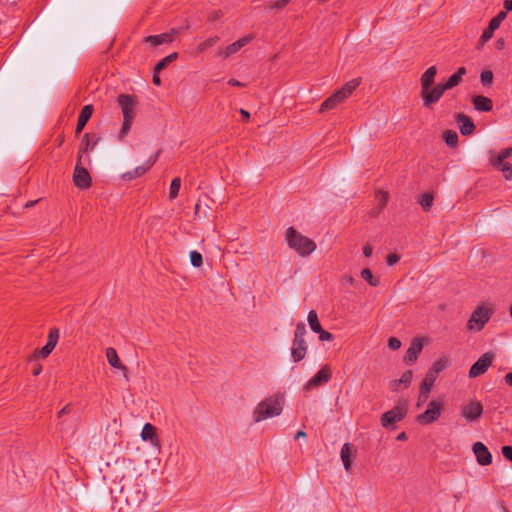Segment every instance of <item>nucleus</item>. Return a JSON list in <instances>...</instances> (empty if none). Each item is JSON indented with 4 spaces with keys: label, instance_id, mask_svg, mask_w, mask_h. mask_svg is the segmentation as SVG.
<instances>
[{
    "label": "nucleus",
    "instance_id": "nucleus-27",
    "mask_svg": "<svg viewBox=\"0 0 512 512\" xmlns=\"http://www.w3.org/2000/svg\"><path fill=\"white\" fill-rule=\"evenodd\" d=\"M473 105L477 111L481 112L491 111L493 107L492 100L482 95L473 97Z\"/></svg>",
    "mask_w": 512,
    "mask_h": 512
},
{
    "label": "nucleus",
    "instance_id": "nucleus-20",
    "mask_svg": "<svg viewBox=\"0 0 512 512\" xmlns=\"http://www.w3.org/2000/svg\"><path fill=\"white\" fill-rule=\"evenodd\" d=\"M308 345L305 340H293L291 347V357L293 362L298 363L303 360L307 354Z\"/></svg>",
    "mask_w": 512,
    "mask_h": 512
},
{
    "label": "nucleus",
    "instance_id": "nucleus-49",
    "mask_svg": "<svg viewBox=\"0 0 512 512\" xmlns=\"http://www.w3.org/2000/svg\"><path fill=\"white\" fill-rule=\"evenodd\" d=\"M291 0H277L275 2H273L270 7L271 8H276V9H282L284 8L285 6H287L289 4Z\"/></svg>",
    "mask_w": 512,
    "mask_h": 512
},
{
    "label": "nucleus",
    "instance_id": "nucleus-9",
    "mask_svg": "<svg viewBox=\"0 0 512 512\" xmlns=\"http://www.w3.org/2000/svg\"><path fill=\"white\" fill-rule=\"evenodd\" d=\"M332 377V372L329 365H324L305 385L304 390L309 391L315 387L321 386Z\"/></svg>",
    "mask_w": 512,
    "mask_h": 512
},
{
    "label": "nucleus",
    "instance_id": "nucleus-8",
    "mask_svg": "<svg viewBox=\"0 0 512 512\" xmlns=\"http://www.w3.org/2000/svg\"><path fill=\"white\" fill-rule=\"evenodd\" d=\"M494 360V354L492 352L484 353L470 368L469 377L476 378L484 374L491 366Z\"/></svg>",
    "mask_w": 512,
    "mask_h": 512
},
{
    "label": "nucleus",
    "instance_id": "nucleus-45",
    "mask_svg": "<svg viewBox=\"0 0 512 512\" xmlns=\"http://www.w3.org/2000/svg\"><path fill=\"white\" fill-rule=\"evenodd\" d=\"M319 339L321 341H332L334 339V336L332 333L324 330V329H321L319 332Z\"/></svg>",
    "mask_w": 512,
    "mask_h": 512
},
{
    "label": "nucleus",
    "instance_id": "nucleus-1",
    "mask_svg": "<svg viewBox=\"0 0 512 512\" xmlns=\"http://www.w3.org/2000/svg\"><path fill=\"white\" fill-rule=\"evenodd\" d=\"M437 74L436 66L429 67L420 78V96L423 106L432 109L433 105L440 100L439 84L433 86Z\"/></svg>",
    "mask_w": 512,
    "mask_h": 512
},
{
    "label": "nucleus",
    "instance_id": "nucleus-55",
    "mask_svg": "<svg viewBox=\"0 0 512 512\" xmlns=\"http://www.w3.org/2000/svg\"><path fill=\"white\" fill-rule=\"evenodd\" d=\"M69 411H70V406H69V405H66L65 407H63V408L58 412V417H62L64 414L69 413Z\"/></svg>",
    "mask_w": 512,
    "mask_h": 512
},
{
    "label": "nucleus",
    "instance_id": "nucleus-30",
    "mask_svg": "<svg viewBox=\"0 0 512 512\" xmlns=\"http://www.w3.org/2000/svg\"><path fill=\"white\" fill-rule=\"evenodd\" d=\"M360 85V79H352L348 81L342 88H340L337 92V94L343 98L344 100L347 99L353 91Z\"/></svg>",
    "mask_w": 512,
    "mask_h": 512
},
{
    "label": "nucleus",
    "instance_id": "nucleus-46",
    "mask_svg": "<svg viewBox=\"0 0 512 512\" xmlns=\"http://www.w3.org/2000/svg\"><path fill=\"white\" fill-rule=\"evenodd\" d=\"M388 347L391 350H397L401 347V341L396 337H391L388 340Z\"/></svg>",
    "mask_w": 512,
    "mask_h": 512
},
{
    "label": "nucleus",
    "instance_id": "nucleus-18",
    "mask_svg": "<svg viewBox=\"0 0 512 512\" xmlns=\"http://www.w3.org/2000/svg\"><path fill=\"white\" fill-rule=\"evenodd\" d=\"M507 14L505 11H500L495 17H493L488 27L483 31L481 40L483 42L488 41L492 38L494 31L500 26L501 22L506 18Z\"/></svg>",
    "mask_w": 512,
    "mask_h": 512
},
{
    "label": "nucleus",
    "instance_id": "nucleus-13",
    "mask_svg": "<svg viewBox=\"0 0 512 512\" xmlns=\"http://www.w3.org/2000/svg\"><path fill=\"white\" fill-rule=\"evenodd\" d=\"M73 182L76 187L80 189H87L91 185V177L86 168L79 165H76L73 173Z\"/></svg>",
    "mask_w": 512,
    "mask_h": 512
},
{
    "label": "nucleus",
    "instance_id": "nucleus-63",
    "mask_svg": "<svg viewBox=\"0 0 512 512\" xmlns=\"http://www.w3.org/2000/svg\"><path fill=\"white\" fill-rule=\"evenodd\" d=\"M345 281H346L348 284H350V285H352V284L354 283V279H353V277H352V276H346V277H345Z\"/></svg>",
    "mask_w": 512,
    "mask_h": 512
},
{
    "label": "nucleus",
    "instance_id": "nucleus-34",
    "mask_svg": "<svg viewBox=\"0 0 512 512\" xmlns=\"http://www.w3.org/2000/svg\"><path fill=\"white\" fill-rule=\"evenodd\" d=\"M361 277L373 287H376L380 284L379 278L375 277L369 268H364L361 271Z\"/></svg>",
    "mask_w": 512,
    "mask_h": 512
},
{
    "label": "nucleus",
    "instance_id": "nucleus-10",
    "mask_svg": "<svg viewBox=\"0 0 512 512\" xmlns=\"http://www.w3.org/2000/svg\"><path fill=\"white\" fill-rule=\"evenodd\" d=\"M436 376L433 374V372L429 371L425 378L423 379V382L420 386V391L418 395V400L416 406L419 408L421 405L427 402L429 398L430 391L434 385Z\"/></svg>",
    "mask_w": 512,
    "mask_h": 512
},
{
    "label": "nucleus",
    "instance_id": "nucleus-58",
    "mask_svg": "<svg viewBox=\"0 0 512 512\" xmlns=\"http://www.w3.org/2000/svg\"><path fill=\"white\" fill-rule=\"evenodd\" d=\"M159 73H156L154 71V75H153V83L157 86H159L161 84V80H160V77L158 76Z\"/></svg>",
    "mask_w": 512,
    "mask_h": 512
},
{
    "label": "nucleus",
    "instance_id": "nucleus-23",
    "mask_svg": "<svg viewBox=\"0 0 512 512\" xmlns=\"http://www.w3.org/2000/svg\"><path fill=\"white\" fill-rule=\"evenodd\" d=\"M99 141H100V137H98L96 135H90L89 133L84 134L82 141H81L80 151H79V155H78V162L81 161V158H82L81 153H87L88 151L93 150Z\"/></svg>",
    "mask_w": 512,
    "mask_h": 512
},
{
    "label": "nucleus",
    "instance_id": "nucleus-56",
    "mask_svg": "<svg viewBox=\"0 0 512 512\" xmlns=\"http://www.w3.org/2000/svg\"><path fill=\"white\" fill-rule=\"evenodd\" d=\"M228 84L231 85V86H235V87L243 86V84L240 81L236 80V79H230L228 81Z\"/></svg>",
    "mask_w": 512,
    "mask_h": 512
},
{
    "label": "nucleus",
    "instance_id": "nucleus-31",
    "mask_svg": "<svg viewBox=\"0 0 512 512\" xmlns=\"http://www.w3.org/2000/svg\"><path fill=\"white\" fill-rule=\"evenodd\" d=\"M344 99L341 98L337 92L328 97L320 106L319 112H324L327 110L334 109L337 105L343 102Z\"/></svg>",
    "mask_w": 512,
    "mask_h": 512
},
{
    "label": "nucleus",
    "instance_id": "nucleus-61",
    "mask_svg": "<svg viewBox=\"0 0 512 512\" xmlns=\"http://www.w3.org/2000/svg\"><path fill=\"white\" fill-rule=\"evenodd\" d=\"M240 113H241V115H242L246 120H248V119H249L250 114H249V112H248V111H246V110H244V109H241V110H240Z\"/></svg>",
    "mask_w": 512,
    "mask_h": 512
},
{
    "label": "nucleus",
    "instance_id": "nucleus-50",
    "mask_svg": "<svg viewBox=\"0 0 512 512\" xmlns=\"http://www.w3.org/2000/svg\"><path fill=\"white\" fill-rule=\"evenodd\" d=\"M502 454L507 460L512 462V446H503Z\"/></svg>",
    "mask_w": 512,
    "mask_h": 512
},
{
    "label": "nucleus",
    "instance_id": "nucleus-24",
    "mask_svg": "<svg viewBox=\"0 0 512 512\" xmlns=\"http://www.w3.org/2000/svg\"><path fill=\"white\" fill-rule=\"evenodd\" d=\"M456 121L459 124L460 132L462 135H471L475 130V125L470 117L465 114L459 113L456 116Z\"/></svg>",
    "mask_w": 512,
    "mask_h": 512
},
{
    "label": "nucleus",
    "instance_id": "nucleus-11",
    "mask_svg": "<svg viewBox=\"0 0 512 512\" xmlns=\"http://www.w3.org/2000/svg\"><path fill=\"white\" fill-rule=\"evenodd\" d=\"M483 406L479 401H470L461 408V416L467 421H475L481 417Z\"/></svg>",
    "mask_w": 512,
    "mask_h": 512
},
{
    "label": "nucleus",
    "instance_id": "nucleus-59",
    "mask_svg": "<svg viewBox=\"0 0 512 512\" xmlns=\"http://www.w3.org/2000/svg\"><path fill=\"white\" fill-rule=\"evenodd\" d=\"M504 7L508 11H512V0H506L504 3Z\"/></svg>",
    "mask_w": 512,
    "mask_h": 512
},
{
    "label": "nucleus",
    "instance_id": "nucleus-47",
    "mask_svg": "<svg viewBox=\"0 0 512 512\" xmlns=\"http://www.w3.org/2000/svg\"><path fill=\"white\" fill-rule=\"evenodd\" d=\"M54 348L55 347L53 345L46 343V345L39 351V354L41 357L45 358L53 351Z\"/></svg>",
    "mask_w": 512,
    "mask_h": 512
},
{
    "label": "nucleus",
    "instance_id": "nucleus-22",
    "mask_svg": "<svg viewBox=\"0 0 512 512\" xmlns=\"http://www.w3.org/2000/svg\"><path fill=\"white\" fill-rule=\"evenodd\" d=\"M252 39H253L252 35H246V36L240 38L239 40H237L236 42L228 45L225 48V50L220 53V55L223 58H228L231 55L237 53L241 48L246 46Z\"/></svg>",
    "mask_w": 512,
    "mask_h": 512
},
{
    "label": "nucleus",
    "instance_id": "nucleus-6",
    "mask_svg": "<svg viewBox=\"0 0 512 512\" xmlns=\"http://www.w3.org/2000/svg\"><path fill=\"white\" fill-rule=\"evenodd\" d=\"M408 403L405 399H399L397 404L381 416V425L385 428L401 421L407 414Z\"/></svg>",
    "mask_w": 512,
    "mask_h": 512
},
{
    "label": "nucleus",
    "instance_id": "nucleus-36",
    "mask_svg": "<svg viewBox=\"0 0 512 512\" xmlns=\"http://www.w3.org/2000/svg\"><path fill=\"white\" fill-rule=\"evenodd\" d=\"M181 187V179L179 177L174 178L170 184L169 198L175 199L178 196Z\"/></svg>",
    "mask_w": 512,
    "mask_h": 512
},
{
    "label": "nucleus",
    "instance_id": "nucleus-52",
    "mask_svg": "<svg viewBox=\"0 0 512 512\" xmlns=\"http://www.w3.org/2000/svg\"><path fill=\"white\" fill-rule=\"evenodd\" d=\"M378 199H379L381 208H383L387 204L388 194L386 192H379Z\"/></svg>",
    "mask_w": 512,
    "mask_h": 512
},
{
    "label": "nucleus",
    "instance_id": "nucleus-2",
    "mask_svg": "<svg viewBox=\"0 0 512 512\" xmlns=\"http://www.w3.org/2000/svg\"><path fill=\"white\" fill-rule=\"evenodd\" d=\"M283 403L284 398L280 394L265 398L253 411L254 422H261L267 418L280 415L283 410Z\"/></svg>",
    "mask_w": 512,
    "mask_h": 512
},
{
    "label": "nucleus",
    "instance_id": "nucleus-62",
    "mask_svg": "<svg viewBox=\"0 0 512 512\" xmlns=\"http://www.w3.org/2000/svg\"><path fill=\"white\" fill-rule=\"evenodd\" d=\"M195 216L196 217L200 216V203L199 202L195 205Z\"/></svg>",
    "mask_w": 512,
    "mask_h": 512
},
{
    "label": "nucleus",
    "instance_id": "nucleus-26",
    "mask_svg": "<svg viewBox=\"0 0 512 512\" xmlns=\"http://www.w3.org/2000/svg\"><path fill=\"white\" fill-rule=\"evenodd\" d=\"M353 445L350 443H345L342 445L340 457L344 466V469L346 472H350L351 465H352V458L355 457L353 455Z\"/></svg>",
    "mask_w": 512,
    "mask_h": 512
},
{
    "label": "nucleus",
    "instance_id": "nucleus-7",
    "mask_svg": "<svg viewBox=\"0 0 512 512\" xmlns=\"http://www.w3.org/2000/svg\"><path fill=\"white\" fill-rule=\"evenodd\" d=\"M443 407V402L440 400L430 401L427 409L416 417V421L421 425H429L434 423L441 416Z\"/></svg>",
    "mask_w": 512,
    "mask_h": 512
},
{
    "label": "nucleus",
    "instance_id": "nucleus-29",
    "mask_svg": "<svg viewBox=\"0 0 512 512\" xmlns=\"http://www.w3.org/2000/svg\"><path fill=\"white\" fill-rule=\"evenodd\" d=\"M106 357H107L108 363L113 368L120 369V370H123V371H127L126 366H124L120 362L118 354H117V352H116V350L114 348L109 347V348L106 349Z\"/></svg>",
    "mask_w": 512,
    "mask_h": 512
},
{
    "label": "nucleus",
    "instance_id": "nucleus-28",
    "mask_svg": "<svg viewBox=\"0 0 512 512\" xmlns=\"http://www.w3.org/2000/svg\"><path fill=\"white\" fill-rule=\"evenodd\" d=\"M172 35L169 33H163L160 35H151L145 38V42L152 46H159L172 42Z\"/></svg>",
    "mask_w": 512,
    "mask_h": 512
},
{
    "label": "nucleus",
    "instance_id": "nucleus-64",
    "mask_svg": "<svg viewBox=\"0 0 512 512\" xmlns=\"http://www.w3.org/2000/svg\"><path fill=\"white\" fill-rule=\"evenodd\" d=\"M407 439L406 433L402 432L397 436V440H405Z\"/></svg>",
    "mask_w": 512,
    "mask_h": 512
},
{
    "label": "nucleus",
    "instance_id": "nucleus-54",
    "mask_svg": "<svg viewBox=\"0 0 512 512\" xmlns=\"http://www.w3.org/2000/svg\"><path fill=\"white\" fill-rule=\"evenodd\" d=\"M373 253V248L371 245L367 244L363 248V254L365 257H370Z\"/></svg>",
    "mask_w": 512,
    "mask_h": 512
},
{
    "label": "nucleus",
    "instance_id": "nucleus-57",
    "mask_svg": "<svg viewBox=\"0 0 512 512\" xmlns=\"http://www.w3.org/2000/svg\"><path fill=\"white\" fill-rule=\"evenodd\" d=\"M505 382L512 387V372L507 373L504 377Z\"/></svg>",
    "mask_w": 512,
    "mask_h": 512
},
{
    "label": "nucleus",
    "instance_id": "nucleus-4",
    "mask_svg": "<svg viewBox=\"0 0 512 512\" xmlns=\"http://www.w3.org/2000/svg\"><path fill=\"white\" fill-rule=\"evenodd\" d=\"M117 102L122 110L123 124L119 133V138L123 139L131 129L132 122L136 116L137 99L135 96L128 94H120Z\"/></svg>",
    "mask_w": 512,
    "mask_h": 512
},
{
    "label": "nucleus",
    "instance_id": "nucleus-12",
    "mask_svg": "<svg viewBox=\"0 0 512 512\" xmlns=\"http://www.w3.org/2000/svg\"><path fill=\"white\" fill-rule=\"evenodd\" d=\"M126 491V500L133 505H140L146 499V492L141 484H136L133 488L122 487V492Z\"/></svg>",
    "mask_w": 512,
    "mask_h": 512
},
{
    "label": "nucleus",
    "instance_id": "nucleus-60",
    "mask_svg": "<svg viewBox=\"0 0 512 512\" xmlns=\"http://www.w3.org/2000/svg\"><path fill=\"white\" fill-rule=\"evenodd\" d=\"M306 437V433L302 430L298 431L295 435V439H299V438H305Z\"/></svg>",
    "mask_w": 512,
    "mask_h": 512
},
{
    "label": "nucleus",
    "instance_id": "nucleus-39",
    "mask_svg": "<svg viewBox=\"0 0 512 512\" xmlns=\"http://www.w3.org/2000/svg\"><path fill=\"white\" fill-rule=\"evenodd\" d=\"M219 41L218 36L210 37L198 46V52L202 53L206 49L214 46Z\"/></svg>",
    "mask_w": 512,
    "mask_h": 512
},
{
    "label": "nucleus",
    "instance_id": "nucleus-15",
    "mask_svg": "<svg viewBox=\"0 0 512 512\" xmlns=\"http://www.w3.org/2000/svg\"><path fill=\"white\" fill-rule=\"evenodd\" d=\"M423 349V338H414L410 344V347L407 349L405 355H404V362L407 365L413 364L417 358L420 352Z\"/></svg>",
    "mask_w": 512,
    "mask_h": 512
},
{
    "label": "nucleus",
    "instance_id": "nucleus-40",
    "mask_svg": "<svg viewBox=\"0 0 512 512\" xmlns=\"http://www.w3.org/2000/svg\"><path fill=\"white\" fill-rule=\"evenodd\" d=\"M305 335H306L305 324L303 322L297 323L293 340H305V338H304Z\"/></svg>",
    "mask_w": 512,
    "mask_h": 512
},
{
    "label": "nucleus",
    "instance_id": "nucleus-25",
    "mask_svg": "<svg viewBox=\"0 0 512 512\" xmlns=\"http://www.w3.org/2000/svg\"><path fill=\"white\" fill-rule=\"evenodd\" d=\"M92 113H93V106L92 105H85L81 109L80 114L78 116L77 126H76V130H75V134L76 135H79L82 132V130L84 129L85 125L87 124V122L91 118Z\"/></svg>",
    "mask_w": 512,
    "mask_h": 512
},
{
    "label": "nucleus",
    "instance_id": "nucleus-19",
    "mask_svg": "<svg viewBox=\"0 0 512 512\" xmlns=\"http://www.w3.org/2000/svg\"><path fill=\"white\" fill-rule=\"evenodd\" d=\"M412 377L413 373L411 370L405 371L399 379L390 381L389 389L392 392H398L400 390L408 388L411 384Z\"/></svg>",
    "mask_w": 512,
    "mask_h": 512
},
{
    "label": "nucleus",
    "instance_id": "nucleus-35",
    "mask_svg": "<svg viewBox=\"0 0 512 512\" xmlns=\"http://www.w3.org/2000/svg\"><path fill=\"white\" fill-rule=\"evenodd\" d=\"M443 137H444L445 143L449 147H455L458 143V134H457V132H455L453 130H446L443 133Z\"/></svg>",
    "mask_w": 512,
    "mask_h": 512
},
{
    "label": "nucleus",
    "instance_id": "nucleus-21",
    "mask_svg": "<svg viewBox=\"0 0 512 512\" xmlns=\"http://www.w3.org/2000/svg\"><path fill=\"white\" fill-rule=\"evenodd\" d=\"M465 73L466 69L464 67H460L457 70V72L451 75L445 83H439L440 98L443 96L446 90L452 89L455 86H457L460 83L462 76L465 75Z\"/></svg>",
    "mask_w": 512,
    "mask_h": 512
},
{
    "label": "nucleus",
    "instance_id": "nucleus-44",
    "mask_svg": "<svg viewBox=\"0 0 512 512\" xmlns=\"http://www.w3.org/2000/svg\"><path fill=\"white\" fill-rule=\"evenodd\" d=\"M500 170L503 172V176L506 180H512V165L510 163H505L500 168Z\"/></svg>",
    "mask_w": 512,
    "mask_h": 512
},
{
    "label": "nucleus",
    "instance_id": "nucleus-3",
    "mask_svg": "<svg viewBox=\"0 0 512 512\" xmlns=\"http://www.w3.org/2000/svg\"><path fill=\"white\" fill-rule=\"evenodd\" d=\"M286 241L288 246L301 257L311 255L317 247L312 239L302 235L293 227H289L286 230Z\"/></svg>",
    "mask_w": 512,
    "mask_h": 512
},
{
    "label": "nucleus",
    "instance_id": "nucleus-41",
    "mask_svg": "<svg viewBox=\"0 0 512 512\" xmlns=\"http://www.w3.org/2000/svg\"><path fill=\"white\" fill-rule=\"evenodd\" d=\"M448 366V360L441 358L434 362L432 369L430 370L435 375L436 373L444 370Z\"/></svg>",
    "mask_w": 512,
    "mask_h": 512
},
{
    "label": "nucleus",
    "instance_id": "nucleus-43",
    "mask_svg": "<svg viewBox=\"0 0 512 512\" xmlns=\"http://www.w3.org/2000/svg\"><path fill=\"white\" fill-rule=\"evenodd\" d=\"M58 339H59V330L56 328L51 329L49 332V335H48L47 343L51 344L55 347L58 342Z\"/></svg>",
    "mask_w": 512,
    "mask_h": 512
},
{
    "label": "nucleus",
    "instance_id": "nucleus-48",
    "mask_svg": "<svg viewBox=\"0 0 512 512\" xmlns=\"http://www.w3.org/2000/svg\"><path fill=\"white\" fill-rule=\"evenodd\" d=\"M400 260V257L399 255L395 254V253H391L387 256V259H386V262L389 266H393L395 265L396 263H398Z\"/></svg>",
    "mask_w": 512,
    "mask_h": 512
},
{
    "label": "nucleus",
    "instance_id": "nucleus-16",
    "mask_svg": "<svg viewBox=\"0 0 512 512\" xmlns=\"http://www.w3.org/2000/svg\"><path fill=\"white\" fill-rule=\"evenodd\" d=\"M472 450L479 465L487 466L492 463V455L482 442L474 443Z\"/></svg>",
    "mask_w": 512,
    "mask_h": 512
},
{
    "label": "nucleus",
    "instance_id": "nucleus-37",
    "mask_svg": "<svg viewBox=\"0 0 512 512\" xmlns=\"http://www.w3.org/2000/svg\"><path fill=\"white\" fill-rule=\"evenodd\" d=\"M433 200H434V197L431 193H425L422 195L419 203H420L421 207L423 208V210L429 211L433 205Z\"/></svg>",
    "mask_w": 512,
    "mask_h": 512
},
{
    "label": "nucleus",
    "instance_id": "nucleus-53",
    "mask_svg": "<svg viewBox=\"0 0 512 512\" xmlns=\"http://www.w3.org/2000/svg\"><path fill=\"white\" fill-rule=\"evenodd\" d=\"M498 155L501 156L505 160L512 155V148H510V147L505 148V149L501 150Z\"/></svg>",
    "mask_w": 512,
    "mask_h": 512
},
{
    "label": "nucleus",
    "instance_id": "nucleus-33",
    "mask_svg": "<svg viewBox=\"0 0 512 512\" xmlns=\"http://www.w3.org/2000/svg\"><path fill=\"white\" fill-rule=\"evenodd\" d=\"M178 57V54L176 52L169 54L168 56L164 57L162 60H160L156 66H155V72L160 73L162 70H164L171 62L176 60Z\"/></svg>",
    "mask_w": 512,
    "mask_h": 512
},
{
    "label": "nucleus",
    "instance_id": "nucleus-51",
    "mask_svg": "<svg viewBox=\"0 0 512 512\" xmlns=\"http://www.w3.org/2000/svg\"><path fill=\"white\" fill-rule=\"evenodd\" d=\"M491 162H492L493 166H495V167H497L499 169L503 166V164L506 163L505 160L501 156H499V155H497L496 157L492 158Z\"/></svg>",
    "mask_w": 512,
    "mask_h": 512
},
{
    "label": "nucleus",
    "instance_id": "nucleus-17",
    "mask_svg": "<svg viewBox=\"0 0 512 512\" xmlns=\"http://www.w3.org/2000/svg\"><path fill=\"white\" fill-rule=\"evenodd\" d=\"M141 438L144 441H149L150 444L157 450L160 451L161 444L160 439L156 433V428L150 424L146 423L141 431Z\"/></svg>",
    "mask_w": 512,
    "mask_h": 512
},
{
    "label": "nucleus",
    "instance_id": "nucleus-32",
    "mask_svg": "<svg viewBox=\"0 0 512 512\" xmlns=\"http://www.w3.org/2000/svg\"><path fill=\"white\" fill-rule=\"evenodd\" d=\"M307 320H308V324L313 332L318 333L322 329L316 311L311 310L308 313Z\"/></svg>",
    "mask_w": 512,
    "mask_h": 512
},
{
    "label": "nucleus",
    "instance_id": "nucleus-5",
    "mask_svg": "<svg viewBox=\"0 0 512 512\" xmlns=\"http://www.w3.org/2000/svg\"><path fill=\"white\" fill-rule=\"evenodd\" d=\"M493 312V306L489 303H483L477 306L467 322L468 330L481 331L490 320Z\"/></svg>",
    "mask_w": 512,
    "mask_h": 512
},
{
    "label": "nucleus",
    "instance_id": "nucleus-38",
    "mask_svg": "<svg viewBox=\"0 0 512 512\" xmlns=\"http://www.w3.org/2000/svg\"><path fill=\"white\" fill-rule=\"evenodd\" d=\"M190 262L193 267L199 268L203 264V257L198 251L190 252Z\"/></svg>",
    "mask_w": 512,
    "mask_h": 512
},
{
    "label": "nucleus",
    "instance_id": "nucleus-14",
    "mask_svg": "<svg viewBox=\"0 0 512 512\" xmlns=\"http://www.w3.org/2000/svg\"><path fill=\"white\" fill-rule=\"evenodd\" d=\"M159 153L160 152L158 151L153 157H151L149 160H147L144 165L137 166L132 171H128V172L122 174V179L132 180V179H135V178H138V177H141L142 175H144L154 165V163L156 162V160L158 158Z\"/></svg>",
    "mask_w": 512,
    "mask_h": 512
},
{
    "label": "nucleus",
    "instance_id": "nucleus-42",
    "mask_svg": "<svg viewBox=\"0 0 512 512\" xmlns=\"http://www.w3.org/2000/svg\"><path fill=\"white\" fill-rule=\"evenodd\" d=\"M480 80L483 86H489L493 82V73L490 70H484L481 72Z\"/></svg>",
    "mask_w": 512,
    "mask_h": 512
}]
</instances>
